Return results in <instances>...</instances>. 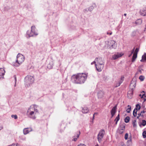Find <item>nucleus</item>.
Wrapping results in <instances>:
<instances>
[{"mask_svg":"<svg viewBox=\"0 0 146 146\" xmlns=\"http://www.w3.org/2000/svg\"><path fill=\"white\" fill-rule=\"evenodd\" d=\"M25 57L21 54H18L17 56V60L15 63H13L12 65L16 67L19 66L24 60Z\"/></svg>","mask_w":146,"mask_h":146,"instance_id":"obj_2","label":"nucleus"},{"mask_svg":"<svg viewBox=\"0 0 146 146\" xmlns=\"http://www.w3.org/2000/svg\"><path fill=\"white\" fill-rule=\"evenodd\" d=\"M124 77L123 76H122L120 80H121V81H122L123 82L124 80Z\"/></svg>","mask_w":146,"mask_h":146,"instance_id":"obj_45","label":"nucleus"},{"mask_svg":"<svg viewBox=\"0 0 146 146\" xmlns=\"http://www.w3.org/2000/svg\"><path fill=\"white\" fill-rule=\"evenodd\" d=\"M96 7V5L95 3L92 4V5L88 8V10L90 12H91L94 8Z\"/></svg>","mask_w":146,"mask_h":146,"instance_id":"obj_13","label":"nucleus"},{"mask_svg":"<svg viewBox=\"0 0 146 146\" xmlns=\"http://www.w3.org/2000/svg\"><path fill=\"white\" fill-rule=\"evenodd\" d=\"M31 106H30L28 109L27 112V114L29 117L35 119L36 118V117L35 116L36 113H35L33 111L31 110Z\"/></svg>","mask_w":146,"mask_h":146,"instance_id":"obj_5","label":"nucleus"},{"mask_svg":"<svg viewBox=\"0 0 146 146\" xmlns=\"http://www.w3.org/2000/svg\"><path fill=\"white\" fill-rule=\"evenodd\" d=\"M139 50V48H136V49H135V52L134 53L137 54V53L138 52Z\"/></svg>","mask_w":146,"mask_h":146,"instance_id":"obj_37","label":"nucleus"},{"mask_svg":"<svg viewBox=\"0 0 146 146\" xmlns=\"http://www.w3.org/2000/svg\"><path fill=\"white\" fill-rule=\"evenodd\" d=\"M136 120H134L132 121V124L133 125V127H136L137 126V125L136 124Z\"/></svg>","mask_w":146,"mask_h":146,"instance_id":"obj_26","label":"nucleus"},{"mask_svg":"<svg viewBox=\"0 0 146 146\" xmlns=\"http://www.w3.org/2000/svg\"><path fill=\"white\" fill-rule=\"evenodd\" d=\"M4 78L3 76L1 75L0 74V79H3Z\"/></svg>","mask_w":146,"mask_h":146,"instance_id":"obj_48","label":"nucleus"},{"mask_svg":"<svg viewBox=\"0 0 146 146\" xmlns=\"http://www.w3.org/2000/svg\"><path fill=\"white\" fill-rule=\"evenodd\" d=\"M141 108V106L139 105L138 104H137L136 105V108L134 109V110H135L137 111V110H139Z\"/></svg>","mask_w":146,"mask_h":146,"instance_id":"obj_24","label":"nucleus"},{"mask_svg":"<svg viewBox=\"0 0 146 146\" xmlns=\"http://www.w3.org/2000/svg\"><path fill=\"white\" fill-rule=\"evenodd\" d=\"M87 78L86 74L83 73H78L77 75H74L72 76L71 80L74 83L81 84L84 82Z\"/></svg>","mask_w":146,"mask_h":146,"instance_id":"obj_1","label":"nucleus"},{"mask_svg":"<svg viewBox=\"0 0 146 146\" xmlns=\"http://www.w3.org/2000/svg\"><path fill=\"white\" fill-rule=\"evenodd\" d=\"M140 116H143V115H142L141 114V113H139L138 114V116L137 117V119H139V117H140Z\"/></svg>","mask_w":146,"mask_h":146,"instance_id":"obj_41","label":"nucleus"},{"mask_svg":"<svg viewBox=\"0 0 146 146\" xmlns=\"http://www.w3.org/2000/svg\"><path fill=\"white\" fill-rule=\"evenodd\" d=\"M35 110V112H38V110L37 109H36L35 108L34 109Z\"/></svg>","mask_w":146,"mask_h":146,"instance_id":"obj_50","label":"nucleus"},{"mask_svg":"<svg viewBox=\"0 0 146 146\" xmlns=\"http://www.w3.org/2000/svg\"><path fill=\"white\" fill-rule=\"evenodd\" d=\"M146 101V99L145 98L144 99V102H145Z\"/></svg>","mask_w":146,"mask_h":146,"instance_id":"obj_62","label":"nucleus"},{"mask_svg":"<svg viewBox=\"0 0 146 146\" xmlns=\"http://www.w3.org/2000/svg\"><path fill=\"white\" fill-rule=\"evenodd\" d=\"M128 107H129L126 110V111L128 113H129L130 112L131 110V107L129 105H128Z\"/></svg>","mask_w":146,"mask_h":146,"instance_id":"obj_32","label":"nucleus"},{"mask_svg":"<svg viewBox=\"0 0 146 146\" xmlns=\"http://www.w3.org/2000/svg\"><path fill=\"white\" fill-rule=\"evenodd\" d=\"M133 88H132L131 89V92L130 93V94H131V95H132L133 94Z\"/></svg>","mask_w":146,"mask_h":146,"instance_id":"obj_51","label":"nucleus"},{"mask_svg":"<svg viewBox=\"0 0 146 146\" xmlns=\"http://www.w3.org/2000/svg\"><path fill=\"white\" fill-rule=\"evenodd\" d=\"M14 77L15 80V86L16 85V81H17V79H16V75L14 76Z\"/></svg>","mask_w":146,"mask_h":146,"instance_id":"obj_43","label":"nucleus"},{"mask_svg":"<svg viewBox=\"0 0 146 146\" xmlns=\"http://www.w3.org/2000/svg\"><path fill=\"white\" fill-rule=\"evenodd\" d=\"M35 27L34 26H32L31 27V31L28 30L27 32V34L29 38L35 35L36 36L38 35V33L35 31Z\"/></svg>","mask_w":146,"mask_h":146,"instance_id":"obj_4","label":"nucleus"},{"mask_svg":"<svg viewBox=\"0 0 146 146\" xmlns=\"http://www.w3.org/2000/svg\"><path fill=\"white\" fill-rule=\"evenodd\" d=\"M137 111L135 110H134L133 111V115L134 117L136 116L137 115Z\"/></svg>","mask_w":146,"mask_h":146,"instance_id":"obj_29","label":"nucleus"},{"mask_svg":"<svg viewBox=\"0 0 146 146\" xmlns=\"http://www.w3.org/2000/svg\"><path fill=\"white\" fill-rule=\"evenodd\" d=\"M95 66L96 70L98 72H100L102 71V69L103 68L104 65H101L100 64H95Z\"/></svg>","mask_w":146,"mask_h":146,"instance_id":"obj_10","label":"nucleus"},{"mask_svg":"<svg viewBox=\"0 0 146 146\" xmlns=\"http://www.w3.org/2000/svg\"><path fill=\"white\" fill-rule=\"evenodd\" d=\"M110 44H112L110 45L109 48L110 49H116L117 48V45L115 44V42L113 40H111L108 42Z\"/></svg>","mask_w":146,"mask_h":146,"instance_id":"obj_8","label":"nucleus"},{"mask_svg":"<svg viewBox=\"0 0 146 146\" xmlns=\"http://www.w3.org/2000/svg\"><path fill=\"white\" fill-rule=\"evenodd\" d=\"M141 93H145V92L144 91H143L142 92H141Z\"/></svg>","mask_w":146,"mask_h":146,"instance_id":"obj_59","label":"nucleus"},{"mask_svg":"<svg viewBox=\"0 0 146 146\" xmlns=\"http://www.w3.org/2000/svg\"><path fill=\"white\" fill-rule=\"evenodd\" d=\"M130 120V117L129 116L126 117L124 119V121L126 123H128Z\"/></svg>","mask_w":146,"mask_h":146,"instance_id":"obj_23","label":"nucleus"},{"mask_svg":"<svg viewBox=\"0 0 146 146\" xmlns=\"http://www.w3.org/2000/svg\"><path fill=\"white\" fill-rule=\"evenodd\" d=\"M143 136V138H145L146 137V131H143L142 133Z\"/></svg>","mask_w":146,"mask_h":146,"instance_id":"obj_34","label":"nucleus"},{"mask_svg":"<svg viewBox=\"0 0 146 146\" xmlns=\"http://www.w3.org/2000/svg\"><path fill=\"white\" fill-rule=\"evenodd\" d=\"M34 81V78L33 76L28 75L25 78V85L27 87L33 83Z\"/></svg>","mask_w":146,"mask_h":146,"instance_id":"obj_3","label":"nucleus"},{"mask_svg":"<svg viewBox=\"0 0 146 146\" xmlns=\"http://www.w3.org/2000/svg\"><path fill=\"white\" fill-rule=\"evenodd\" d=\"M124 130H122V129H119V130L118 133L120 134H122L123 133Z\"/></svg>","mask_w":146,"mask_h":146,"instance_id":"obj_36","label":"nucleus"},{"mask_svg":"<svg viewBox=\"0 0 146 146\" xmlns=\"http://www.w3.org/2000/svg\"><path fill=\"white\" fill-rule=\"evenodd\" d=\"M122 82H122V81H121V80H120L118 82V83H119L120 84H121V83H122Z\"/></svg>","mask_w":146,"mask_h":146,"instance_id":"obj_54","label":"nucleus"},{"mask_svg":"<svg viewBox=\"0 0 146 146\" xmlns=\"http://www.w3.org/2000/svg\"><path fill=\"white\" fill-rule=\"evenodd\" d=\"M126 15H127V14H126V13H125V14H124V16H126Z\"/></svg>","mask_w":146,"mask_h":146,"instance_id":"obj_60","label":"nucleus"},{"mask_svg":"<svg viewBox=\"0 0 146 146\" xmlns=\"http://www.w3.org/2000/svg\"><path fill=\"white\" fill-rule=\"evenodd\" d=\"M121 56L122 55L120 54H119V53H117L113 55L112 56V58L113 59L115 60L118 58L119 57Z\"/></svg>","mask_w":146,"mask_h":146,"instance_id":"obj_15","label":"nucleus"},{"mask_svg":"<svg viewBox=\"0 0 146 146\" xmlns=\"http://www.w3.org/2000/svg\"><path fill=\"white\" fill-rule=\"evenodd\" d=\"M88 108L85 107L83 108L82 110V112L83 113H87L88 111Z\"/></svg>","mask_w":146,"mask_h":146,"instance_id":"obj_18","label":"nucleus"},{"mask_svg":"<svg viewBox=\"0 0 146 146\" xmlns=\"http://www.w3.org/2000/svg\"><path fill=\"white\" fill-rule=\"evenodd\" d=\"M140 14L143 16H146V8L145 9H143L140 10Z\"/></svg>","mask_w":146,"mask_h":146,"instance_id":"obj_14","label":"nucleus"},{"mask_svg":"<svg viewBox=\"0 0 146 146\" xmlns=\"http://www.w3.org/2000/svg\"><path fill=\"white\" fill-rule=\"evenodd\" d=\"M88 11H89V10H88V9H84L83 10L84 12V13H86V12H87Z\"/></svg>","mask_w":146,"mask_h":146,"instance_id":"obj_40","label":"nucleus"},{"mask_svg":"<svg viewBox=\"0 0 146 146\" xmlns=\"http://www.w3.org/2000/svg\"><path fill=\"white\" fill-rule=\"evenodd\" d=\"M3 128V126H1L0 127V129L1 130V129H2Z\"/></svg>","mask_w":146,"mask_h":146,"instance_id":"obj_57","label":"nucleus"},{"mask_svg":"<svg viewBox=\"0 0 146 146\" xmlns=\"http://www.w3.org/2000/svg\"><path fill=\"white\" fill-rule=\"evenodd\" d=\"M136 31H133L131 34V36H134L136 35Z\"/></svg>","mask_w":146,"mask_h":146,"instance_id":"obj_31","label":"nucleus"},{"mask_svg":"<svg viewBox=\"0 0 146 146\" xmlns=\"http://www.w3.org/2000/svg\"><path fill=\"white\" fill-rule=\"evenodd\" d=\"M145 112H146V111H145L144 110H143L140 113H141V114L142 113H144Z\"/></svg>","mask_w":146,"mask_h":146,"instance_id":"obj_52","label":"nucleus"},{"mask_svg":"<svg viewBox=\"0 0 146 146\" xmlns=\"http://www.w3.org/2000/svg\"><path fill=\"white\" fill-rule=\"evenodd\" d=\"M140 61L141 62H144L145 61V60H144L143 59H142H142L140 60Z\"/></svg>","mask_w":146,"mask_h":146,"instance_id":"obj_53","label":"nucleus"},{"mask_svg":"<svg viewBox=\"0 0 146 146\" xmlns=\"http://www.w3.org/2000/svg\"><path fill=\"white\" fill-rule=\"evenodd\" d=\"M96 61L95 60L93 62H92L91 63V65H92L93 64H96Z\"/></svg>","mask_w":146,"mask_h":146,"instance_id":"obj_47","label":"nucleus"},{"mask_svg":"<svg viewBox=\"0 0 146 146\" xmlns=\"http://www.w3.org/2000/svg\"><path fill=\"white\" fill-rule=\"evenodd\" d=\"M11 117L12 118H14L15 119H17V116L16 115H12Z\"/></svg>","mask_w":146,"mask_h":146,"instance_id":"obj_35","label":"nucleus"},{"mask_svg":"<svg viewBox=\"0 0 146 146\" xmlns=\"http://www.w3.org/2000/svg\"><path fill=\"white\" fill-rule=\"evenodd\" d=\"M137 54L133 53V56H132V62H133L135 61L136 58L137 57Z\"/></svg>","mask_w":146,"mask_h":146,"instance_id":"obj_19","label":"nucleus"},{"mask_svg":"<svg viewBox=\"0 0 146 146\" xmlns=\"http://www.w3.org/2000/svg\"><path fill=\"white\" fill-rule=\"evenodd\" d=\"M103 95L104 93L102 91H100L98 93V96L99 98H102Z\"/></svg>","mask_w":146,"mask_h":146,"instance_id":"obj_16","label":"nucleus"},{"mask_svg":"<svg viewBox=\"0 0 146 146\" xmlns=\"http://www.w3.org/2000/svg\"><path fill=\"white\" fill-rule=\"evenodd\" d=\"M117 108V105L115 106L113 108L111 111V118H112L116 113V110Z\"/></svg>","mask_w":146,"mask_h":146,"instance_id":"obj_12","label":"nucleus"},{"mask_svg":"<svg viewBox=\"0 0 146 146\" xmlns=\"http://www.w3.org/2000/svg\"><path fill=\"white\" fill-rule=\"evenodd\" d=\"M120 119L119 117V114L115 118V125H117V123L118 121H119Z\"/></svg>","mask_w":146,"mask_h":146,"instance_id":"obj_21","label":"nucleus"},{"mask_svg":"<svg viewBox=\"0 0 146 146\" xmlns=\"http://www.w3.org/2000/svg\"><path fill=\"white\" fill-rule=\"evenodd\" d=\"M128 134L126 133L125 135V140H127L128 139Z\"/></svg>","mask_w":146,"mask_h":146,"instance_id":"obj_38","label":"nucleus"},{"mask_svg":"<svg viewBox=\"0 0 146 146\" xmlns=\"http://www.w3.org/2000/svg\"><path fill=\"white\" fill-rule=\"evenodd\" d=\"M112 33L111 31L108 32L107 33V35H111Z\"/></svg>","mask_w":146,"mask_h":146,"instance_id":"obj_44","label":"nucleus"},{"mask_svg":"<svg viewBox=\"0 0 146 146\" xmlns=\"http://www.w3.org/2000/svg\"><path fill=\"white\" fill-rule=\"evenodd\" d=\"M53 63L52 61L50 62L47 65V68L50 69L52 68L53 66Z\"/></svg>","mask_w":146,"mask_h":146,"instance_id":"obj_17","label":"nucleus"},{"mask_svg":"<svg viewBox=\"0 0 146 146\" xmlns=\"http://www.w3.org/2000/svg\"><path fill=\"white\" fill-rule=\"evenodd\" d=\"M141 66H140L138 67V72H139V74H142V72L141 71L142 70H143L141 68Z\"/></svg>","mask_w":146,"mask_h":146,"instance_id":"obj_27","label":"nucleus"},{"mask_svg":"<svg viewBox=\"0 0 146 146\" xmlns=\"http://www.w3.org/2000/svg\"><path fill=\"white\" fill-rule=\"evenodd\" d=\"M32 129L31 128H25L23 129V133L24 135H26L29 132L32 131Z\"/></svg>","mask_w":146,"mask_h":146,"instance_id":"obj_11","label":"nucleus"},{"mask_svg":"<svg viewBox=\"0 0 146 146\" xmlns=\"http://www.w3.org/2000/svg\"><path fill=\"white\" fill-rule=\"evenodd\" d=\"M145 96V94H143L142 95L141 97V98H143V96Z\"/></svg>","mask_w":146,"mask_h":146,"instance_id":"obj_56","label":"nucleus"},{"mask_svg":"<svg viewBox=\"0 0 146 146\" xmlns=\"http://www.w3.org/2000/svg\"><path fill=\"white\" fill-rule=\"evenodd\" d=\"M80 134V131H79L76 133L74 135L73 137V139L72 141H77V139L79 138Z\"/></svg>","mask_w":146,"mask_h":146,"instance_id":"obj_9","label":"nucleus"},{"mask_svg":"<svg viewBox=\"0 0 146 146\" xmlns=\"http://www.w3.org/2000/svg\"><path fill=\"white\" fill-rule=\"evenodd\" d=\"M98 114V113H94V114H93V119H94V115H97Z\"/></svg>","mask_w":146,"mask_h":146,"instance_id":"obj_49","label":"nucleus"},{"mask_svg":"<svg viewBox=\"0 0 146 146\" xmlns=\"http://www.w3.org/2000/svg\"><path fill=\"white\" fill-rule=\"evenodd\" d=\"M139 96L141 97V96L142 95H141V94H140L139 95Z\"/></svg>","mask_w":146,"mask_h":146,"instance_id":"obj_63","label":"nucleus"},{"mask_svg":"<svg viewBox=\"0 0 146 146\" xmlns=\"http://www.w3.org/2000/svg\"><path fill=\"white\" fill-rule=\"evenodd\" d=\"M134 50H135V48H134L133 49V50L131 51V54L129 56V57H130L132 55V54L134 52Z\"/></svg>","mask_w":146,"mask_h":146,"instance_id":"obj_39","label":"nucleus"},{"mask_svg":"<svg viewBox=\"0 0 146 146\" xmlns=\"http://www.w3.org/2000/svg\"><path fill=\"white\" fill-rule=\"evenodd\" d=\"M125 128V124H123L120 125L119 129H122V130H124Z\"/></svg>","mask_w":146,"mask_h":146,"instance_id":"obj_25","label":"nucleus"},{"mask_svg":"<svg viewBox=\"0 0 146 146\" xmlns=\"http://www.w3.org/2000/svg\"><path fill=\"white\" fill-rule=\"evenodd\" d=\"M95 146H98V144H97L96 145H95Z\"/></svg>","mask_w":146,"mask_h":146,"instance_id":"obj_64","label":"nucleus"},{"mask_svg":"<svg viewBox=\"0 0 146 146\" xmlns=\"http://www.w3.org/2000/svg\"><path fill=\"white\" fill-rule=\"evenodd\" d=\"M139 74H139V72H138V71H137V72H136V73H135V75H137Z\"/></svg>","mask_w":146,"mask_h":146,"instance_id":"obj_55","label":"nucleus"},{"mask_svg":"<svg viewBox=\"0 0 146 146\" xmlns=\"http://www.w3.org/2000/svg\"><path fill=\"white\" fill-rule=\"evenodd\" d=\"M142 58L145 61H146V53H145L142 56Z\"/></svg>","mask_w":146,"mask_h":146,"instance_id":"obj_33","label":"nucleus"},{"mask_svg":"<svg viewBox=\"0 0 146 146\" xmlns=\"http://www.w3.org/2000/svg\"><path fill=\"white\" fill-rule=\"evenodd\" d=\"M95 60L96 61V63H97V64H100L101 65L104 64L105 62L104 60L100 57L96 58L95 59Z\"/></svg>","mask_w":146,"mask_h":146,"instance_id":"obj_7","label":"nucleus"},{"mask_svg":"<svg viewBox=\"0 0 146 146\" xmlns=\"http://www.w3.org/2000/svg\"><path fill=\"white\" fill-rule=\"evenodd\" d=\"M130 86H132L133 87L135 88L136 86V82L133 80H132L131 82Z\"/></svg>","mask_w":146,"mask_h":146,"instance_id":"obj_22","label":"nucleus"},{"mask_svg":"<svg viewBox=\"0 0 146 146\" xmlns=\"http://www.w3.org/2000/svg\"><path fill=\"white\" fill-rule=\"evenodd\" d=\"M141 125L143 126L146 125V121L145 120H142Z\"/></svg>","mask_w":146,"mask_h":146,"instance_id":"obj_30","label":"nucleus"},{"mask_svg":"<svg viewBox=\"0 0 146 146\" xmlns=\"http://www.w3.org/2000/svg\"><path fill=\"white\" fill-rule=\"evenodd\" d=\"M108 44L109 45V46H110V45H111V44H110L109 43Z\"/></svg>","mask_w":146,"mask_h":146,"instance_id":"obj_61","label":"nucleus"},{"mask_svg":"<svg viewBox=\"0 0 146 146\" xmlns=\"http://www.w3.org/2000/svg\"><path fill=\"white\" fill-rule=\"evenodd\" d=\"M77 146H86V145L84 144L80 143V144L78 145Z\"/></svg>","mask_w":146,"mask_h":146,"instance_id":"obj_46","label":"nucleus"},{"mask_svg":"<svg viewBox=\"0 0 146 146\" xmlns=\"http://www.w3.org/2000/svg\"><path fill=\"white\" fill-rule=\"evenodd\" d=\"M105 133V131L104 129H102L100 131L97 135V139L100 143L102 141V139L104 136Z\"/></svg>","mask_w":146,"mask_h":146,"instance_id":"obj_6","label":"nucleus"},{"mask_svg":"<svg viewBox=\"0 0 146 146\" xmlns=\"http://www.w3.org/2000/svg\"><path fill=\"white\" fill-rule=\"evenodd\" d=\"M120 85V84L119 83H118V82L117 83L115 86V87H117L119 86Z\"/></svg>","mask_w":146,"mask_h":146,"instance_id":"obj_42","label":"nucleus"},{"mask_svg":"<svg viewBox=\"0 0 146 146\" xmlns=\"http://www.w3.org/2000/svg\"><path fill=\"white\" fill-rule=\"evenodd\" d=\"M139 79L141 80V81H143L144 79H145V77L144 76L141 75L139 78Z\"/></svg>","mask_w":146,"mask_h":146,"instance_id":"obj_28","label":"nucleus"},{"mask_svg":"<svg viewBox=\"0 0 146 146\" xmlns=\"http://www.w3.org/2000/svg\"><path fill=\"white\" fill-rule=\"evenodd\" d=\"M5 73L4 70L2 68H0V74L1 75L4 76Z\"/></svg>","mask_w":146,"mask_h":146,"instance_id":"obj_20","label":"nucleus"},{"mask_svg":"<svg viewBox=\"0 0 146 146\" xmlns=\"http://www.w3.org/2000/svg\"><path fill=\"white\" fill-rule=\"evenodd\" d=\"M138 21H139V22L140 23H141V21L140 19H139V20H138Z\"/></svg>","mask_w":146,"mask_h":146,"instance_id":"obj_58","label":"nucleus"}]
</instances>
